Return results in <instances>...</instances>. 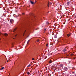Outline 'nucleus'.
I'll return each mask as SVG.
<instances>
[{"label":"nucleus","mask_w":76,"mask_h":76,"mask_svg":"<svg viewBox=\"0 0 76 76\" xmlns=\"http://www.w3.org/2000/svg\"><path fill=\"white\" fill-rule=\"evenodd\" d=\"M3 35H4L5 36V37H7V36L8 35L7 34V33L4 34H3Z\"/></svg>","instance_id":"1"},{"label":"nucleus","mask_w":76,"mask_h":76,"mask_svg":"<svg viewBox=\"0 0 76 76\" xmlns=\"http://www.w3.org/2000/svg\"><path fill=\"white\" fill-rule=\"evenodd\" d=\"M14 20H13V19H11L10 20V23H12V22H14Z\"/></svg>","instance_id":"2"},{"label":"nucleus","mask_w":76,"mask_h":76,"mask_svg":"<svg viewBox=\"0 0 76 76\" xmlns=\"http://www.w3.org/2000/svg\"><path fill=\"white\" fill-rule=\"evenodd\" d=\"M70 35H71V34H70V33L68 34L67 35V36L68 37H69V36H70Z\"/></svg>","instance_id":"3"},{"label":"nucleus","mask_w":76,"mask_h":76,"mask_svg":"<svg viewBox=\"0 0 76 76\" xmlns=\"http://www.w3.org/2000/svg\"><path fill=\"white\" fill-rule=\"evenodd\" d=\"M31 66V64H29L28 66H27V67H30Z\"/></svg>","instance_id":"4"},{"label":"nucleus","mask_w":76,"mask_h":76,"mask_svg":"<svg viewBox=\"0 0 76 76\" xmlns=\"http://www.w3.org/2000/svg\"><path fill=\"white\" fill-rule=\"evenodd\" d=\"M30 2L31 4H34V2L33 1H30Z\"/></svg>","instance_id":"5"},{"label":"nucleus","mask_w":76,"mask_h":76,"mask_svg":"<svg viewBox=\"0 0 76 76\" xmlns=\"http://www.w3.org/2000/svg\"><path fill=\"white\" fill-rule=\"evenodd\" d=\"M66 49H64L63 50V52H65V51H66Z\"/></svg>","instance_id":"6"},{"label":"nucleus","mask_w":76,"mask_h":76,"mask_svg":"<svg viewBox=\"0 0 76 76\" xmlns=\"http://www.w3.org/2000/svg\"><path fill=\"white\" fill-rule=\"evenodd\" d=\"M63 65L62 64H60V66L61 67H63Z\"/></svg>","instance_id":"7"},{"label":"nucleus","mask_w":76,"mask_h":76,"mask_svg":"<svg viewBox=\"0 0 76 76\" xmlns=\"http://www.w3.org/2000/svg\"><path fill=\"white\" fill-rule=\"evenodd\" d=\"M5 68L4 67H2L1 68V70H3V69H4Z\"/></svg>","instance_id":"8"},{"label":"nucleus","mask_w":76,"mask_h":76,"mask_svg":"<svg viewBox=\"0 0 76 76\" xmlns=\"http://www.w3.org/2000/svg\"><path fill=\"white\" fill-rule=\"evenodd\" d=\"M37 42H39V39H37V41H36Z\"/></svg>","instance_id":"9"},{"label":"nucleus","mask_w":76,"mask_h":76,"mask_svg":"<svg viewBox=\"0 0 76 76\" xmlns=\"http://www.w3.org/2000/svg\"><path fill=\"white\" fill-rule=\"evenodd\" d=\"M52 61L50 60V61H49V63H51Z\"/></svg>","instance_id":"10"},{"label":"nucleus","mask_w":76,"mask_h":76,"mask_svg":"<svg viewBox=\"0 0 76 76\" xmlns=\"http://www.w3.org/2000/svg\"><path fill=\"white\" fill-rule=\"evenodd\" d=\"M67 4H70V2H69V1L67 2Z\"/></svg>","instance_id":"11"},{"label":"nucleus","mask_w":76,"mask_h":76,"mask_svg":"<svg viewBox=\"0 0 76 76\" xmlns=\"http://www.w3.org/2000/svg\"><path fill=\"white\" fill-rule=\"evenodd\" d=\"M48 7H49V3L48 2Z\"/></svg>","instance_id":"12"},{"label":"nucleus","mask_w":76,"mask_h":76,"mask_svg":"<svg viewBox=\"0 0 76 76\" xmlns=\"http://www.w3.org/2000/svg\"><path fill=\"white\" fill-rule=\"evenodd\" d=\"M70 55L71 56H73V54L72 53L71 54H70Z\"/></svg>","instance_id":"13"},{"label":"nucleus","mask_w":76,"mask_h":76,"mask_svg":"<svg viewBox=\"0 0 76 76\" xmlns=\"http://www.w3.org/2000/svg\"><path fill=\"white\" fill-rule=\"evenodd\" d=\"M27 74L28 75H30V73H29V72H27Z\"/></svg>","instance_id":"14"},{"label":"nucleus","mask_w":76,"mask_h":76,"mask_svg":"<svg viewBox=\"0 0 76 76\" xmlns=\"http://www.w3.org/2000/svg\"><path fill=\"white\" fill-rule=\"evenodd\" d=\"M30 40H28L27 42V44H29V41Z\"/></svg>","instance_id":"15"},{"label":"nucleus","mask_w":76,"mask_h":76,"mask_svg":"<svg viewBox=\"0 0 76 76\" xmlns=\"http://www.w3.org/2000/svg\"><path fill=\"white\" fill-rule=\"evenodd\" d=\"M54 38H57V36L56 35H55L54 36Z\"/></svg>","instance_id":"16"},{"label":"nucleus","mask_w":76,"mask_h":76,"mask_svg":"<svg viewBox=\"0 0 76 76\" xmlns=\"http://www.w3.org/2000/svg\"><path fill=\"white\" fill-rule=\"evenodd\" d=\"M32 60H34V58H32Z\"/></svg>","instance_id":"17"},{"label":"nucleus","mask_w":76,"mask_h":76,"mask_svg":"<svg viewBox=\"0 0 76 76\" xmlns=\"http://www.w3.org/2000/svg\"><path fill=\"white\" fill-rule=\"evenodd\" d=\"M46 46H47V47H48V44H47V45H46Z\"/></svg>","instance_id":"18"},{"label":"nucleus","mask_w":76,"mask_h":76,"mask_svg":"<svg viewBox=\"0 0 76 76\" xmlns=\"http://www.w3.org/2000/svg\"><path fill=\"white\" fill-rule=\"evenodd\" d=\"M15 31H16V29H14V31H13V32H15Z\"/></svg>","instance_id":"19"},{"label":"nucleus","mask_w":76,"mask_h":76,"mask_svg":"<svg viewBox=\"0 0 76 76\" xmlns=\"http://www.w3.org/2000/svg\"><path fill=\"white\" fill-rule=\"evenodd\" d=\"M9 60H8L7 62H9Z\"/></svg>","instance_id":"20"},{"label":"nucleus","mask_w":76,"mask_h":76,"mask_svg":"<svg viewBox=\"0 0 76 76\" xmlns=\"http://www.w3.org/2000/svg\"><path fill=\"white\" fill-rule=\"evenodd\" d=\"M1 34H2L1 33H0V35H1Z\"/></svg>","instance_id":"21"},{"label":"nucleus","mask_w":76,"mask_h":76,"mask_svg":"<svg viewBox=\"0 0 76 76\" xmlns=\"http://www.w3.org/2000/svg\"><path fill=\"white\" fill-rule=\"evenodd\" d=\"M24 35H25V34H23V36H24Z\"/></svg>","instance_id":"22"},{"label":"nucleus","mask_w":76,"mask_h":76,"mask_svg":"<svg viewBox=\"0 0 76 76\" xmlns=\"http://www.w3.org/2000/svg\"><path fill=\"white\" fill-rule=\"evenodd\" d=\"M64 69H66V67H65V68H64Z\"/></svg>","instance_id":"23"},{"label":"nucleus","mask_w":76,"mask_h":76,"mask_svg":"<svg viewBox=\"0 0 76 76\" xmlns=\"http://www.w3.org/2000/svg\"><path fill=\"white\" fill-rule=\"evenodd\" d=\"M46 30V29H45L44 30V31H45V30Z\"/></svg>","instance_id":"24"},{"label":"nucleus","mask_w":76,"mask_h":76,"mask_svg":"<svg viewBox=\"0 0 76 76\" xmlns=\"http://www.w3.org/2000/svg\"><path fill=\"white\" fill-rule=\"evenodd\" d=\"M16 35H15V37H16Z\"/></svg>","instance_id":"25"},{"label":"nucleus","mask_w":76,"mask_h":76,"mask_svg":"<svg viewBox=\"0 0 76 76\" xmlns=\"http://www.w3.org/2000/svg\"><path fill=\"white\" fill-rule=\"evenodd\" d=\"M23 15H24V13H23Z\"/></svg>","instance_id":"26"},{"label":"nucleus","mask_w":76,"mask_h":76,"mask_svg":"<svg viewBox=\"0 0 76 76\" xmlns=\"http://www.w3.org/2000/svg\"><path fill=\"white\" fill-rule=\"evenodd\" d=\"M74 59H75V58H74Z\"/></svg>","instance_id":"27"},{"label":"nucleus","mask_w":76,"mask_h":76,"mask_svg":"<svg viewBox=\"0 0 76 76\" xmlns=\"http://www.w3.org/2000/svg\"><path fill=\"white\" fill-rule=\"evenodd\" d=\"M25 32H26V31H25Z\"/></svg>","instance_id":"28"},{"label":"nucleus","mask_w":76,"mask_h":76,"mask_svg":"<svg viewBox=\"0 0 76 76\" xmlns=\"http://www.w3.org/2000/svg\"><path fill=\"white\" fill-rule=\"evenodd\" d=\"M0 40H1V39H0Z\"/></svg>","instance_id":"29"}]
</instances>
